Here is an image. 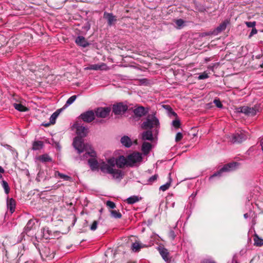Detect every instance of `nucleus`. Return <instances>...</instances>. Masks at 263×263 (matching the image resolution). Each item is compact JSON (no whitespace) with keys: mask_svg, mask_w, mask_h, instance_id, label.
I'll return each mask as SVG.
<instances>
[{"mask_svg":"<svg viewBox=\"0 0 263 263\" xmlns=\"http://www.w3.org/2000/svg\"><path fill=\"white\" fill-rule=\"evenodd\" d=\"M34 224V220L30 219L24 228V232L27 234L33 228Z\"/></svg>","mask_w":263,"mask_h":263,"instance_id":"29","label":"nucleus"},{"mask_svg":"<svg viewBox=\"0 0 263 263\" xmlns=\"http://www.w3.org/2000/svg\"><path fill=\"white\" fill-rule=\"evenodd\" d=\"M55 175H58L60 178L63 179L64 180L69 181H72V178L70 176L61 173L59 172H56Z\"/></svg>","mask_w":263,"mask_h":263,"instance_id":"36","label":"nucleus"},{"mask_svg":"<svg viewBox=\"0 0 263 263\" xmlns=\"http://www.w3.org/2000/svg\"><path fill=\"white\" fill-rule=\"evenodd\" d=\"M128 109L126 105L123 103H119L112 106V111L115 115H121L124 114Z\"/></svg>","mask_w":263,"mask_h":263,"instance_id":"12","label":"nucleus"},{"mask_svg":"<svg viewBox=\"0 0 263 263\" xmlns=\"http://www.w3.org/2000/svg\"><path fill=\"white\" fill-rule=\"evenodd\" d=\"M262 55L259 54V55L256 56V59H260L261 57H262Z\"/></svg>","mask_w":263,"mask_h":263,"instance_id":"58","label":"nucleus"},{"mask_svg":"<svg viewBox=\"0 0 263 263\" xmlns=\"http://www.w3.org/2000/svg\"><path fill=\"white\" fill-rule=\"evenodd\" d=\"M254 245L261 247L263 246V239L260 238L258 235H255L254 238Z\"/></svg>","mask_w":263,"mask_h":263,"instance_id":"33","label":"nucleus"},{"mask_svg":"<svg viewBox=\"0 0 263 263\" xmlns=\"http://www.w3.org/2000/svg\"><path fill=\"white\" fill-rule=\"evenodd\" d=\"M79 118L84 122L90 123L95 119V113L92 110H88L81 114Z\"/></svg>","mask_w":263,"mask_h":263,"instance_id":"10","label":"nucleus"},{"mask_svg":"<svg viewBox=\"0 0 263 263\" xmlns=\"http://www.w3.org/2000/svg\"><path fill=\"white\" fill-rule=\"evenodd\" d=\"M145 246L138 241H136L133 243L132 249L135 252H139L141 248H143Z\"/></svg>","mask_w":263,"mask_h":263,"instance_id":"27","label":"nucleus"},{"mask_svg":"<svg viewBox=\"0 0 263 263\" xmlns=\"http://www.w3.org/2000/svg\"><path fill=\"white\" fill-rule=\"evenodd\" d=\"M133 112L136 118H140L148 113V109L141 106L135 108Z\"/></svg>","mask_w":263,"mask_h":263,"instance_id":"14","label":"nucleus"},{"mask_svg":"<svg viewBox=\"0 0 263 263\" xmlns=\"http://www.w3.org/2000/svg\"><path fill=\"white\" fill-rule=\"evenodd\" d=\"M153 135L152 131L149 130H147L145 132H143L142 134V139L143 140H148V141H153Z\"/></svg>","mask_w":263,"mask_h":263,"instance_id":"21","label":"nucleus"},{"mask_svg":"<svg viewBox=\"0 0 263 263\" xmlns=\"http://www.w3.org/2000/svg\"><path fill=\"white\" fill-rule=\"evenodd\" d=\"M13 106L14 108L20 111H26L27 108L20 103H13Z\"/></svg>","mask_w":263,"mask_h":263,"instance_id":"34","label":"nucleus"},{"mask_svg":"<svg viewBox=\"0 0 263 263\" xmlns=\"http://www.w3.org/2000/svg\"><path fill=\"white\" fill-rule=\"evenodd\" d=\"M237 162H232L225 164L219 171L215 173L213 175L210 176V179L216 176H220L223 172H230L235 170L238 166Z\"/></svg>","mask_w":263,"mask_h":263,"instance_id":"6","label":"nucleus"},{"mask_svg":"<svg viewBox=\"0 0 263 263\" xmlns=\"http://www.w3.org/2000/svg\"><path fill=\"white\" fill-rule=\"evenodd\" d=\"M243 216H244V217H245V218H247L248 217V213H246V214H244V215H243Z\"/></svg>","mask_w":263,"mask_h":263,"instance_id":"59","label":"nucleus"},{"mask_svg":"<svg viewBox=\"0 0 263 263\" xmlns=\"http://www.w3.org/2000/svg\"><path fill=\"white\" fill-rule=\"evenodd\" d=\"M208 78H209V76H208V73H206L205 72H203V73H202L201 74H200L198 76V80H203V79H206Z\"/></svg>","mask_w":263,"mask_h":263,"instance_id":"45","label":"nucleus"},{"mask_svg":"<svg viewBox=\"0 0 263 263\" xmlns=\"http://www.w3.org/2000/svg\"><path fill=\"white\" fill-rule=\"evenodd\" d=\"M88 163L92 171L98 170L100 168V165H99L98 161L94 158L89 159Z\"/></svg>","mask_w":263,"mask_h":263,"instance_id":"18","label":"nucleus"},{"mask_svg":"<svg viewBox=\"0 0 263 263\" xmlns=\"http://www.w3.org/2000/svg\"><path fill=\"white\" fill-rule=\"evenodd\" d=\"M163 106L166 110H168L170 109V110H171L172 108L169 105H163Z\"/></svg>","mask_w":263,"mask_h":263,"instance_id":"54","label":"nucleus"},{"mask_svg":"<svg viewBox=\"0 0 263 263\" xmlns=\"http://www.w3.org/2000/svg\"><path fill=\"white\" fill-rule=\"evenodd\" d=\"M111 111L109 107H98L95 111L96 116L98 118H105L107 117Z\"/></svg>","mask_w":263,"mask_h":263,"instance_id":"11","label":"nucleus"},{"mask_svg":"<svg viewBox=\"0 0 263 263\" xmlns=\"http://www.w3.org/2000/svg\"><path fill=\"white\" fill-rule=\"evenodd\" d=\"M77 98V96H76V95H73V96H72L71 97H70L66 101L64 107L65 108H66V107H67L68 106H69V105H70L71 104H72L74 102V101L76 100Z\"/></svg>","mask_w":263,"mask_h":263,"instance_id":"35","label":"nucleus"},{"mask_svg":"<svg viewBox=\"0 0 263 263\" xmlns=\"http://www.w3.org/2000/svg\"><path fill=\"white\" fill-rule=\"evenodd\" d=\"M72 128L76 129V134L78 135L77 137H79L83 139V138L86 137L87 135V128L83 126L81 123L78 122L74 123L72 125Z\"/></svg>","mask_w":263,"mask_h":263,"instance_id":"8","label":"nucleus"},{"mask_svg":"<svg viewBox=\"0 0 263 263\" xmlns=\"http://www.w3.org/2000/svg\"><path fill=\"white\" fill-rule=\"evenodd\" d=\"M257 32V29L255 27L253 28L251 32L250 33V34L249 35V38L250 39L253 35L256 34Z\"/></svg>","mask_w":263,"mask_h":263,"instance_id":"49","label":"nucleus"},{"mask_svg":"<svg viewBox=\"0 0 263 263\" xmlns=\"http://www.w3.org/2000/svg\"><path fill=\"white\" fill-rule=\"evenodd\" d=\"M174 204H175V203H173L172 204L173 206H174Z\"/></svg>","mask_w":263,"mask_h":263,"instance_id":"61","label":"nucleus"},{"mask_svg":"<svg viewBox=\"0 0 263 263\" xmlns=\"http://www.w3.org/2000/svg\"><path fill=\"white\" fill-rule=\"evenodd\" d=\"M168 111V113H169L170 112V110L169 109Z\"/></svg>","mask_w":263,"mask_h":263,"instance_id":"62","label":"nucleus"},{"mask_svg":"<svg viewBox=\"0 0 263 263\" xmlns=\"http://www.w3.org/2000/svg\"><path fill=\"white\" fill-rule=\"evenodd\" d=\"M1 184L4 189L5 193L6 194H8L10 192V187L7 182L4 180H2L1 181Z\"/></svg>","mask_w":263,"mask_h":263,"instance_id":"37","label":"nucleus"},{"mask_svg":"<svg viewBox=\"0 0 263 263\" xmlns=\"http://www.w3.org/2000/svg\"><path fill=\"white\" fill-rule=\"evenodd\" d=\"M199 11L203 12L206 11V9L203 6H200L198 8Z\"/></svg>","mask_w":263,"mask_h":263,"instance_id":"52","label":"nucleus"},{"mask_svg":"<svg viewBox=\"0 0 263 263\" xmlns=\"http://www.w3.org/2000/svg\"><path fill=\"white\" fill-rule=\"evenodd\" d=\"M168 236L171 239L174 240L176 236V234L173 230H171L168 233Z\"/></svg>","mask_w":263,"mask_h":263,"instance_id":"46","label":"nucleus"},{"mask_svg":"<svg viewBox=\"0 0 263 263\" xmlns=\"http://www.w3.org/2000/svg\"><path fill=\"white\" fill-rule=\"evenodd\" d=\"M237 162H232L225 164L219 171L215 173L213 175L210 176V179L216 176H220L223 172H230L235 170L238 166Z\"/></svg>","mask_w":263,"mask_h":263,"instance_id":"5","label":"nucleus"},{"mask_svg":"<svg viewBox=\"0 0 263 263\" xmlns=\"http://www.w3.org/2000/svg\"><path fill=\"white\" fill-rule=\"evenodd\" d=\"M114 159L115 166L117 165L118 168H123L125 165L128 166V161L127 158L124 156H120L117 158L112 157Z\"/></svg>","mask_w":263,"mask_h":263,"instance_id":"13","label":"nucleus"},{"mask_svg":"<svg viewBox=\"0 0 263 263\" xmlns=\"http://www.w3.org/2000/svg\"><path fill=\"white\" fill-rule=\"evenodd\" d=\"M7 206L11 213H13L15 211L16 206V202L15 200L12 198L10 199L8 198L7 200Z\"/></svg>","mask_w":263,"mask_h":263,"instance_id":"20","label":"nucleus"},{"mask_svg":"<svg viewBox=\"0 0 263 263\" xmlns=\"http://www.w3.org/2000/svg\"><path fill=\"white\" fill-rule=\"evenodd\" d=\"M159 121L156 117L155 114L148 115L145 121H144L141 127L143 129H151L154 127L158 128L159 127Z\"/></svg>","mask_w":263,"mask_h":263,"instance_id":"3","label":"nucleus"},{"mask_svg":"<svg viewBox=\"0 0 263 263\" xmlns=\"http://www.w3.org/2000/svg\"><path fill=\"white\" fill-rule=\"evenodd\" d=\"M139 199L138 196H132L127 198L126 201L127 203L132 204L139 201Z\"/></svg>","mask_w":263,"mask_h":263,"instance_id":"32","label":"nucleus"},{"mask_svg":"<svg viewBox=\"0 0 263 263\" xmlns=\"http://www.w3.org/2000/svg\"><path fill=\"white\" fill-rule=\"evenodd\" d=\"M128 166H133L137 162H140L142 157L141 154L138 152H134L127 157Z\"/></svg>","mask_w":263,"mask_h":263,"instance_id":"9","label":"nucleus"},{"mask_svg":"<svg viewBox=\"0 0 263 263\" xmlns=\"http://www.w3.org/2000/svg\"><path fill=\"white\" fill-rule=\"evenodd\" d=\"M106 205L109 207V208L111 209H113L114 208H116V204L115 203L112 202V201H107L106 202Z\"/></svg>","mask_w":263,"mask_h":263,"instance_id":"42","label":"nucleus"},{"mask_svg":"<svg viewBox=\"0 0 263 263\" xmlns=\"http://www.w3.org/2000/svg\"><path fill=\"white\" fill-rule=\"evenodd\" d=\"M172 182V179L171 178V173H170L168 174V181L165 184L161 185L159 187V190L163 192H164L167 190L171 186V182Z\"/></svg>","mask_w":263,"mask_h":263,"instance_id":"25","label":"nucleus"},{"mask_svg":"<svg viewBox=\"0 0 263 263\" xmlns=\"http://www.w3.org/2000/svg\"><path fill=\"white\" fill-rule=\"evenodd\" d=\"M43 237L45 239L52 238L53 235L51 231L48 228H44L42 230Z\"/></svg>","mask_w":263,"mask_h":263,"instance_id":"26","label":"nucleus"},{"mask_svg":"<svg viewBox=\"0 0 263 263\" xmlns=\"http://www.w3.org/2000/svg\"><path fill=\"white\" fill-rule=\"evenodd\" d=\"M41 172H39V173H38V174H37V178H36V180H37V181H40V179H39V178L40 176V175H41Z\"/></svg>","mask_w":263,"mask_h":263,"instance_id":"57","label":"nucleus"},{"mask_svg":"<svg viewBox=\"0 0 263 263\" xmlns=\"http://www.w3.org/2000/svg\"><path fill=\"white\" fill-rule=\"evenodd\" d=\"M3 177L2 175L0 174V179H2Z\"/></svg>","mask_w":263,"mask_h":263,"instance_id":"60","label":"nucleus"},{"mask_svg":"<svg viewBox=\"0 0 263 263\" xmlns=\"http://www.w3.org/2000/svg\"><path fill=\"white\" fill-rule=\"evenodd\" d=\"M248 136L244 131H239L232 135L231 140L233 143H239L245 141Z\"/></svg>","mask_w":263,"mask_h":263,"instance_id":"7","label":"nucleus"},{"mask_svg":"<svg viewBox=\"0 0 263 263\" xmlns=\"http://www.w3.org/2000/svg\"><path fill=\"white\" fill-rule=\"evenodd\" d=\"M106 66V64L102 63V64H92L90 65L89 66L85 68L86 70H98L102 69L104 67Z\"/></svg>","mask_w":263,"mask_h":263,"instance_id":"24","label":"nucleus"},{"mask_svg":"<svg viewBox=\"0 0 263 263\" xmlns=\"http://www.w3.org/2000/svg\"><path fill=\"white\" fill-rule=\"evenodd\" d=\"M5 172L4 169L0 166V173L3 174Z\"/></svg>","mask_w":263,"mask_h":263,"instance_id":"56","label":"nucleus"},{"mask_svg":"<svg viewBox=\"0 0 263 263\" xmlns=\"http://www.w3.org/2000/svg\"><path fill=\"white\" fill-rule=\"evenodd\" d=\"M98 224V222L97 221H96V220L93 221V222H92V224L91 225V226L90 227V229L93 231H95L97 228Z\"/></svg>","mask_w":263,"mask_h":263,"instance_id":"43","label":"nucleus"},{"mask_svg":"<svg viewBox=\"0 0 263 263\" xmlns=\"http://www.w3.org/2000/svg\"><path fill=\"white\" fill-rule=\"evenodd\" d=\"M175 24L177 29H180L184 25V21L182 19H178L175 21Z\"/></svg>","mask_w":263,"mask_h":263,"instance_id":"38","label":"nucleus"},{"mask_svg":"<svg viewBox=\"0 0 263 263\" xmlns=\"http://www.w3.org/2000/svg\"><path fill=\"white\" fill-rule=\"evenodd\" d=\"M76 43L80 46H82L83 47H86L88 46H89V44L88 42L86 40L85 37L83 36H78L76 40H75Z\"/></svg>","mask_w":263,"mask_h":263,"instance_id":"19","label":"nucleus"},{"mask_svg":"<svg viewBox=\"0 0 263 263\" xmlns=\"http://www.w3.org/2000/svg\"><path fill=\"white\" fill-rule=\"evenodd\" d=\"M110 214L111 216L115 218H120L122 217L121 214L119 211L116 210L110 211Z\"/></svg>","mask_w":263,"mask_h":263,"instance_id":"40","label":"nucleus"},{"mask_svg":"<svg viewBox=\"0 0 263 263\" xmlns=\"http://www.w3.org/2000/svg\"><path fill=\"white\" fill-rule=\"evenodd\" d=\"M158 250L161 256L165 261H170L171 257H170L169 252L166 249L160 247L158 248Z\"/></svg>","mask_w":263,"mask_h":263,"instance_id":"15","label":"nucleus"},{"mask_svg":"<svg viewBox=\"0 0 263 263\" xmlns=\"http://www.w3.org/2000/svg\"><path fill=\"white\" fill-rule=\"evenodd\" d=\"M246 26L249 28H254L256 25V22H246L245 23Z\"/></svg>","mask_w":263,"mask_h":263,"instance_id":"44","label":"nucleus"},{"mask_svg":"<svg viewBox=\"0 0 263 263\" xmlns=\"http://www.w3.org/2000/svg\"><path fill=\"white\" fill-rule=\"evenodd\" d=\"M44 144L41 141H34L32 144V149L34 151L40 150L43 147Z\"/></svg>","mask_w":263,"mask_h":263,"instance_id":"30","label":"nucleus"},{"mask_svg":"<svg viewBox=\"0 0 263 263\" xmlns=\"http://www.w3.org/2000/svg\"><path fill=\"white\" fill-rule=\"evenodd\" d=\"M260 146L261 147V149H262V151L263 152V138H261L260 139Z\"/></svg>","mask_w":263,"mask_h":263,"instance_id":"55","label":"nucleus"},{"mask_svg":"<svg viewBox=\"0 0 263 263\" xmlns=\"http://www.w3.org/2000/svg\"><path fill=\"white\" fill-rule=\"evenodd\" d=\"M229 24V21L228 20H224L222 22L214 31L216 32V34H218L226 29L227 25Z\"/></svg>","mask_w":263,"mask_h":263,"instance_id":"23","label":"nucleus"},{"mask_svg":"<svg viewBox=\"0 0 263 263\" xmlns=\"http://www.w3.org/2000/svg\"><path fill=\"white\" fill-rule=\"evenodd\" d=\"M158 177V175L157 174H155L154 175L151 176L147 180V184H152L154 182H155Z\"/></svg>","mask_w":263,"mask_h":263,"instance_id":"39","label":"nucleus"},{"mask_svg":"<svg viewBox=\"0 0 263 263\" xmlns=\"http://www.w3.org/2000/svg\"><path fill=\"white\" fill-rule=\"evenodd\" d=\"M42 162H51V158L47 154H44L40 156L37 158Z\"/></svg>","mask_w":263,"mask_h":263,"instance_id":"31","label":"nucleus"},{"mask_svg":"<svg viewBox=\"0 0 263 263\" xmlns=\"http://www.w3.org/2000/svg\"><path fill=\"white\" fill-rule=\"evenodd\" d=\"M4 146L7 149H9L10 151H13V148L9 145L5 144L4 145Z\"/></svg>","mask_w":263,"mask_h":263,"instance_id":"53","label":"nucleus"},{"mask_svg":"<svg viewBox=\"0 0 263 263\" xmlns=\"http://www.w3.org/2000/svg\"><path fill=\"white\" fill-rule=\"evenodd\" d=\"M183 137L182 133L179 132L176 134L175 140L176 142L180 141Z\"/></svg>","mask_w":263,"mask_h":263,"instance_id":"48","label":"nucleus"},{"mask_svg":"<svg viewBox=\"0 0 263 263\" xmlns=\"http://www.w3.org/2000/svg\"><path fill=\"white\" fill-rule=\"evenodd\" d=\"M201 263H216L215 261L212 259H204Z\"/></svg>","mask_w":263,"mask_h":263,"instance_id":"50","label":"nucleus"},{"mask_svg":"<svg viewBox=\"0 0 263 263\" xmlns=\"http://www.w3.org/2000/svg\"><path fill=\"white\" fill-rule=\"evenodd\" d=\"M172 125L176 128H178L180 126V122L179 119H176L172 121Z\"/></svg>","mask_w":263,"mask_h":263,"instance_id":"41","label":"nucleus"},{"mask_svg":"<svg viewBox=\"0 0 263 263\" xmlns=\"http://www.w3.org/2000/svg\"><path fill=\"white\" fill-rule=\"evenodd\" d=\"M72 145L74 148L77 150L79 154L85 152L83 156L76 158L77 160L80 159V160H84L87 159L89 157H95L96 156V153L95 151L91 148L90 145L88 144H85L84 140L79 137H75L73 139Z\"/></svg>","mask_w":263,"mask_h":263,"instance_id":"1","label":"nucleus"},{"mask_svg":"<svg viewBox=\"0 0 263 263\" xmlns=\"http://www.w3.org/2000/svg\"><path fill=\"white\" fill-rule=\"evenodd\" d=\"M121 143L126 147H130L133 144L132 141L130 138L127 136H124L121 138Z\"/></svg>","mask_w":263,"mask_h":263,"instance_id":"22","label":"nucleus"},{"mask_svg":"<svg viewBox=\"0 0 263 263\" xmlns=\"http://www.w3.org/2000/svg\"><path fill=\"white\" fill-rule=\"evenodd\" d=\"M152 146L150 143L144 142L142 145V151L144 154H147L152 149Z\"/></svg>","mask_w":263,"mask_h":263,"instance_id":"28","label":"nucleus"},{"mask_svg":"<svg viewBox=\"0 0 263 263\" xmlns=\"http://www.w3.org/2000/svg\"><path fill=\"white\" fill-rule=\"evenodd\" d=\"M235 263H238V262L236 261H235Z\"/></svg>","mask_w":263,"mask_h":263,"instance_id":"63","label":"nucleus"},{"mask_svg":"<svg viewBox=\"0 0 263 263\" xmlns=\"http://www.w3.org/2000/svg\"><path fill=\"white\" fill-rule=\"evenodd\" d=\"M168 115L170 116H174V117H177V114L174 112L172 108H171V110H170V112L168 113Z\"/></svg>","mask_w":263,"mask_h":263,"instance_id":"51","label":"nucleus"},{"mask_svg":"<svg viewBox=\"0 0 263 263\" xmlns=\"http://www.w3.org/2000/svg\"><path fill=\"white\" fill-rule=\"evenodd\" d=\"M62 109H59L56 110L54 112H53L52 115L50 117V122L46 124H43L42 125L45 127H47L49 126L50 124H53L55 123L56 119L58 118V116L60 114Z\"/></svg>","mask_w":263,"mask_h":263,"instance_id":"16","label":"nucleus"},{"mask_svg":"<svg viewBox=\"0 0 263 263\" xmlns=\"http://www.w3.org/2000/svg\"><path fill=\"white\" fill-rule=\"evenodd\" d=\"M115 167L114 159L111 158L100 164V169L103 173L110 174L114 179L120 180L123 178L124 173L122 171L115 168Z\"/></svg>","mask_w":263,"mask_h":263,"instance_id":"2","label":"nucleus"},{"mask_svg":"<svg viewBox=\"0 0 263 263\" xmlns=\"http://www.w3.org/2000/svg\"><path fill=\"white\" fill-rule=\"evenodd\" d=\"M215 105L218 108H222V104L219 99H215L213 101Z\"/></svg>","mask_w":263,"mask_h":263,"instance_id":"47","label":"nucleus"},{"mask_svg":"<svg viewBox=\"0 0 263 263\" xmlns=\"http://www.w3.org/2000/svg\"><path fill=\"white\" fill-rule=\"evenodd\" d=\"M104 17L107 20V23L109 26L114 25L117 21L115 16H114L113 14L111 13L104 12Z\"/></svg>","mask_w":263,"mask_h":263,"instance_id":"17","label":"nucleus"},{"mask_svg":"<svg viewBox=\"0 0 263 263\" xmlns=\"http://www.w3.org/2000/svg\"><path fill=\"white\" fill-rule=\"evenodd\" d=\"M260 110L261 107L260 104H256L252 107L241 106L236 108V112L243 113L248 116H254L257 112H259Z\"/></svg>","mask_w":263,"mask_h":263,"instance_id":"4","label":"nucleus"}]
</instances>
